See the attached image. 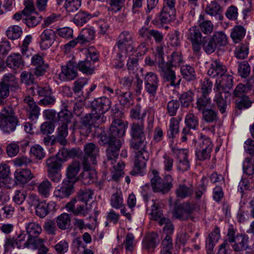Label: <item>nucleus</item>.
<instances>
[{
  "mask_svg": "<svg viewBox=\"0 0 254 254\" xmlns=\"http://www.w3.org/2000/svg\"><path fill=\"white\" fill-rule=\"evenodd\" d=\"M127 124L120 119H114L107 133L101 127L96 130L97 136L99 138V143L101 145H108L106 150L107 159L104 164L106 167L112 170V180L117 181L123 174L124 163L121 161L117 163L119 152L123 140L119 138L125 134Z\"/></svg>",
  "mask_w": 254,
  "mask_h": 254,
  "instance_id": "f257e3e1",
  "label": "nucleus"
},
{
  "mask_svg": "<svg viewBox=\"0 0 254 254\" xmlns=\"http://www.w3.org/2000/svg\"><path fill=\"white\" fill-rule=\"evenodd\" d=\"M129 134L130 147L135 150L140 149L135 153L133 169L130 172L131 175L136 176L142 173L149 158V153L146 150L144 123L134 122L131 124Z\"/></svg>",
  "mask_w": 254,
  "mask_h": 254,
  "instance_id": "f03ea898",
  "label": "nucleus"
},
{
  "mask_svg": "<svg viewBox=\"0 0 254 254\" xmlns=\"http://www.w3.org/2000/svg\"><path fill=\"white\" fill-rule=\"evenodd\" d=\"M17 123L13 108L10 106L3 107L0 112V128L3 132L10 133L15 130Z\"/></svg>",
  "mask_w": 254,
  "mask_h": 254,
  "instance_id": "7ed1b4c3",
  "label": "nucleus"
},
{
  "mask_svg": "<svg viewBox=\"0 0 254 254\" xmlns=\"http://www.w3.org/2000/svg\"><path fill=\"white\" fill-rule=\"evenodd\" d=\"M48 177L54 183H58L62 180L61 169L63 163L55 156H51L46 160Z\"/></svg>",
  "mask_w": 254,
  "mask_h": 254,
  "instance_id": "20e7f679",
  "label": "nucleus"
},
{
  "mask_svg": "<svg viewBox=\"0 0 254 254\" xmlns=\"http://www.w3.org/2000/svg\"><path fill=\"white\" fill-rule=\"evenodd\" d=\"M173 179L169 174L165 175L163 178L155 177L150 180L151 186L154 192L166 194L169 192L173 187Z\"/></svg>",
  "mask_w": 254,
  "mask_h": 254,
  "instance_id": "39448f33",
  "label": "nucleus"
},
{
  "mask_svg": "<svg viewBox=\"0 0 254 254\" xmlns=\"http://www.w3.org/2000/svg\"><path fill=\"white\" fill-rule=\"evenodd\" d=\"M234 229L228 230L227 237L228 241L232 245V248L235 252H238L244 251L248 248L249 237L246 235L235 234Z\"/></svg>",
  "mask_w": 254,
  "mask_h": 254,
  "instance_id": "423d86ee",
  "label": "nucleus"
},
{
  "mask_svg": "<svg viewBox=\"0 0 254 254\" xmlns=\"http://www.w3.org/2000/svg\"><path fill=\"white\" fill-rule=\"evenodd\" d=\"M110 100L105 97H102L95 99L92 103V111L90 116L94 118V120L99 121L104 114L111 108Z\"/></svg>",
  "mask_w": 254,
  "mask_h": 254,
  "instance_id": "0eeeda50",
  "label": "nucleus"
},
{
  "mask_svg": "<svg viewBox=\"0 0 254 254\" xmlns=\"http://www.w3.org/2000/svg\"><path fill=\"white\" fill-rule=\"evenodd\" d=\"M158 66V72L163 82L167 83V86H176L180 84L181 79L179 80L178 83H176V73L172 69V67L168 64H159Z\"/></svg>",
  "mask_w": 254,
  "mask_h": 254,
  "instance_id": "6e6552de",
  "label": "nucleus"
},
{
  "mask_svg": "<svg viewBox=\"0 0 254 254\" xmlns=\"http://www.w3.org/2000/svg\"><path fill=\"white\" fill-rule=\"evenodd\" d=\"M176 19V9L163 7L161 11L152 20V23L158 27L168 24Z\"/></svg>",
  "mask_w": 254,
  "mask_h": 254,
  "instance_id": "1a4fd4ad",
  "label": "nucleus"
},
{
  "mask_svg": "<svg viewBox=\"0 0 254 254\" xmlns=\"http://www.w3.org/2000/svg\"><path fill=\"white\" fill-rule=\"evenodd\" d=\"M176 19V9L163 7L161 11L152 20V23L158 27L168 24Z\"/></svg>",
  "mask_w": 254,
  "mask_h": 254,
  "instance_id": "9d476101",
  "label": "nucleus"
},
{
  "mask_svg": "<svg viewBox=\"0 0 254 254\" xmlns=\"http://www.w3.org/2000/svg\"><path fill=\"white\" fill-rule=\"evenodd\" d=\"M133 41V34L131 32L125 30L119 35L114 48H117L119 58L122 54H126L127 47Z\"/></svg>",
  "mask_w": 254,
  "mask_h": 254,
  "instance_id": "9b49d317",
  "label": "nucleus"
},
{
  "mask_svg": "<svg viewBox=\"0 0 254 254\" xmlns=\"http://www.w3.org/2000/svg\"><path fill=\"white\" fill-rule=\"evenodd\" d=\"M77 70V63L73 59L70 60L62 66L60 79L64 81L73 80L78 76Z\"/></svg>",
  "mask_w": 254,
  "mask_h": 254,
  "instance_id": "f8f14e48",
  "label": "nucleus"
},
{
  "mask_svg": "<svg viewBox=\"0 0 254 254\" xmlns=\"http://www.w3.org/2000/svg\"><path fill=\"white\" fill-rule=\"evenodd\" d=\"M145 90L152 97H155L159 85V79L156 73L153 72H147L144 77Z\"/></svg>",
  "mask_w": 254,
  "mask_h": 254,
  "instance_id": "ddd939ff",
  "label": "nucleus"
},
{
  "mask_svg": "<svg viewBox=\"0 0 254 254\" xmlns=\"http://www.w3.org/2000/svg\"><path fill=\"white\" fill-rule=\"evenodd\" d=\"M187 39L190 42L193 52L198 53L201 50L202 34L197 26L190 27L187 33Z\"/></svg>",
  "mask_w": 254,
  "mask_h": 254,
  "instance_id": "4468645a",
  "label": "nucleus"
},
{
  "mask_svg": "<svg viewBox=\"0 0 254 254\" xmlns=\"http://www.w3.org/2000/svg\"><path fill=\"white\" fill-rule=\"evenodd\" d=\"M25 228L28 237L35 245V244L38 245L42 243V240L43 239L39 238V236L41 233L42 229L38 223L35 222L26 223Z\"/></svg>",
  "mask_w": 254,
  "mask_h": 254,
  "instance_id": "2eb2a0df",
  "label": "nucleus"
},
{
  "mask_svg": "<svg viewBox=\"0 0 254 254\" xmlns=\"http://www.w3.org/2000/svg\"><path fill=\"white\" fill-rule=\"evenodd\" d=\"M99 148L94 143L90 142L84 146V156L82 163L96 164V159L99 156Z\"/></svg>",
  "mask_w": 254,
  "mask_h": 254,
  "instance_id": "dca6fc26",
  "label": "nucleus"
},
{
  "mask_svg": "<svg viewBox=\"0 0 254 254\" xmlns=\"http://www.w3.org/2000/svg\"><path fill=\"white\" fill-rule=\"evenodd\" d=\"M56 34L51 29H46L40 34L38 38V43L42 50L50 48L56 40Z\"/></svg>",
  "mask_w": 254,
  "mask_h": 254,
  "instance_id": "f3484780",
  "label": "nucleus"
},
{
  "mask_svg": "<svg viewBox=\"0 0 254 254\" xmlns=\"http://www.w3.org/2000/svg\"><path fill=\"white\" fill-rule=\"evenodd\" d=\"M233 85V78L232 75L224 73L216 80L213 88L214 92L218 90L229 92Z\"/></svg>",
  "mask_w": 254,
  "mask_h": 254,
  "instance_id": "a211bd4d",
  "label": "nucleus"
},
{
  "mask_svg": "<svg viewBox=\"0 0 254 254\" xmlns=\"http://www.w3.org/2000/svg\"><path fill=\"white\" fill-rule=\"evenodd\" d=\"M73 183L71 180H64L61 186H58L54 191L56 197L64 198L68 197L73 192Z\"/></svg>",
  "mask_w": 254,
  "mask_h": 254,
  "instance_id": "6ab92c4d",
  "label": "nucleus"
},
{
  "mask_svg": "<svg viewBox=\"0 0 254 254\" xmlns=\"http://www.w3.org/2000/svg\"><path fill=\"white\" fill-rule=\"evenodd\" d=\"M215 92L216 93L213 101L220 113L224 114L226 112L227 106L230 103V94L229 92H224L219 90Z\"/></svg>",
  "mask_w": 254,
  "mask_h": 254,
  "instance_id": "aec40b11",
  "label": "nucleus"
},
{
  "mask_svg": "<svg viewBox=\"0 0 254 254\" xmlns=\"http://www.w3.org/2000/svg\"><path fill=\"white\" fill-rule=\"evenodd\" d=\"M16 183L20 185H25L35 177L33 172L29 169H18L14 173Z\"/></svg>",
  "mask_w": 254,
  "mask_h": 254,
  "instance_id": "412c9836",
  "label": "nucleus"
},
{
  "mask_svg": "<svg viewBox=\"0 0 254 254\" xmlns=\"http://www.w3.org/2000/svg\"><path fill=\"white\" fill-rule=\"evenodd\" d=\"M83 171L80 175L79 178L81 183L84 185H88L94 182L96 178V172L93 169L91 164L82 163Z\"/></svg>",
  "mask_w": 254,
  "mask_h": 254,
  "instance_id": "4be33fe9",
  "label": "nucleus"
},
{
  "mask_svg": "<svg viewBox=\"0 0 254 254\" xmlns=\"http://www.w3.org/2000/svg\"><path fill=\"white\" fill-rule=\"evenodd\" d=\"M94 118L88 114L81 119L80 125L77 127L78 132L81 135L87 136L90 132L91 126L98 121L94 120Z\"/></svg>",
  "mask_w": 254,
  "mask_h": 254,
  "instance_id": "5701e85b",
  "label": "nucleus"
},
{
  "mask_svg": "<svg viewBox=\"0 0 254 254\" xmlns=\"http://www.w3.org/2000/svg\"><path fill=\"white\" fill-rule=\"evenodd\" d=\"M24 102L28 107L29 119L32 121H36L40 115V108L34 101L33 98L29 96L25 97Z\"/></svg>",
  "mask_w": 254,
  "mask_h": 254,
  "instance_id": "b1692460",
  "label": "nucleus"
},
{
  "mask_svg": "<svg viewBox=\"0 0 254 254\" xmlns=\"http://www.w3.org/2000/svg\"><path fill=\"white\" fill-rule=\"evenodd\" d=\"M227 71L226 67L219 61H213L210 64V67L207 70V74L211 77H221Z\"/></svg>",
  "mask_w": 254,
  "mask_h": 254,
  "instance_id": "393cba45",
  "label": "nucleus"
},
{
  "mask_svg": "<svg viewBox=\"0 0 254 254\" xmlns=\"http://www.w3.org/2000/svg\"><path fill=\"white\" fill-rule=\"evenodd\" d=\"M56 206V203L54 201L48 203L45 201H41L35 207L36 214L40 218H44L50 211L55 210Z\"/></svg>",
  "mask_w": 254,
  "mask_h": 254,
  "instance_id": "a878e982",
  "label": "nucleus"
},
{
  "mask_svg": "<svg viewBox=\"0 0 254 254\" xmlns=\"http://www.w3.org/2000/svg\"><path fill=\"white\" fill-rule=\"evenodd\" d=\"M194 193V188L192 185L180 184L175 190L177 198L185 199L191 197Z\"/></svg>",
  "mask_w": 254,
  "mask_h": 254,
  "instance_id": "bb28decb",
  "label": "nucleus"
},
{
  "mask_svg": "<svg viewBox=\"0 0 254 254\" xmlns=\"http://www.w3.org/2000/svg\"><path fill=\"white\" fill-rule=\"evenodd\" d=\"M26 234L24 233V231L20 232V233L15 237L16 248L18 249H29L31 248H35V245L28 237L26 240Z\"/></svg>",
  "mask_w": 254,
  "mask_h": 254,
  "instance_id": "cd10ccee",
  "label": "nucleus"
},
{
  "mask_svg": "<svg viewBox=\"0 0 254 254\" xmlns=\"http://www.w3.org/2000/svg\"><path fill=\"white\" fill-rule=\"evenodd\" d=\"M95 33V30L92 28H85L83 29L77 36L79 43L85 44L90 43L94 39Z\"/></svg>",
  "mask_w": 254,
  "mask_h": 254,
  "instance_id": "c85d7f7f",
  "label": "nucleus"
},
{
  "mask_svg": "<svg viewBox=\"0 0 254 254\" xmlns=\"http://www.w3.org/2000/svg\"><path fill=\"white\" fill-rule=\"evenodd\" d=\"M198 24L201 31L204 34L209 35L213 30L214 26L212 22L210 20H205L204 14L199 15Z\"/></svg>",
  "mask_w": 254,
  "mask_h": 254,
  "instance_id": "c756f323",
  "label": "nucleus"
},
{
  "mask_svg": "<svg viewBox=\"0 0 254 254\" xmlns=\"http://www.w3.org/2000/svg\"><path fill=\"white\" fill-rule=\"evenodd\" d=\"M6 65L11 68L16 69L23 66L24 62L19 54H12L6 59Z\"/></svg>",
  "mask_w": 254,
  "mask_h": 254,
  "instance_id": "7c9ffc66",
  "label": "nucleus"
},
{
  "mask_svg": "<svg viewBox=\"0 0 254 254\" xmlns=\"http://www.w3.org/2000/svg\"><path fill=\"white\" fill-rule=\"evenodd\" d=\"M185 124L192 130L197 129L199 126L198 116L191 111L189 112L185 116Z\"/></svg>",
  "mask_w": 254,
  "mask_h": 254,
  "instance_id": "2f4dec72",
  "label": "nucleus"
},
{
  "mask_svg": "<svg viewBox=\"0 0 254 254\" xmlns=\"http://www.w3.org/2000/svg\"><path fill=\"white\" fill-rule=\"evenodd\" d=\"M77 155V151L74 149L68 150L63 147L59 150L58 153L55 156L63 163L66 161L69 158H74Z\"/></svg>",
  "mask_w": 254,
  "mask_h": 254,
  "instance_id": "473e14b6",
  "label": "nucleus"
},
{
  "mask_svg": "<svg viewBox=\"0 0 254 254\" xmlns=\"http://www.w3.org/2000/svg\"><path fill=\"white\" fill-rule=\"evenodd\" d=\"M213 147L195 148V156L197 160L203 161L209 160Z\"/></svg>",
  "mask_w": 254,
  "mask_h": 254,
  "instance_id": "72a5a7b5",
  "label": "nucleus"
},
{
  "mask_svg": "<svg viewBox=\"0 0 254 254\" xmlns=\"http://www.w3.org/2000/svg\"><path fill=\"white\" fill-rule=\"evenodd\" d=\"M110 201V205L116 209H119L125 205L123 194L120 190H117L113 193Z\"/></svg>",
  "mask_w": 254,
  "mask_h": 254,
  "instance_id": "f704fd0d",
  "label": "nucleus"
},
{
  "mask_svg": "<svg viewBox=\"0 0 254 254\" xmlns=\"http://www.w3.org/2000/svg\"><path fill=\"white\" fill-rule=\"evenodd\" d=\"M92 15L90 13L80 10L76 14L73 18V22L77 25L81 26L87 23L91 18Z\"/></svg>",
  "mask_w": 254,
  "mask_h": 254,
  "instance_id": "c9c22d12",
  "label": "nucleus"
},
{
  "mask_svg": "<svg viewBox=\"0 0 254 254\" xmlns=\"http://www.w3.org/2000/svg\"><path fill=\"white\" fill-rule=\"evenodd\" d=\"M195 147H213L211 139L202 132L198 133V136L195 140Z\"/></svg>",
  "mask_w": 254,
  "mask_h": 254,
  "instance_id": "e433bc0d",
  "label": "nucleus"
},
{
  "mask_svg": "<svg viewBox=\"0 0 254 254\" xmlns=\"http://www.w3.org/2000/svg\"><path fill=\"white\" fill-rule=\"evenodd\" d=\"M68 135L67 124L62 123L57 128V140L61 145H64L67 143L66 137Z\"/></svg>",
  "mask_w": 254,
  "mask_h": 254,
  "instance_id": "4c0bfd02",
  "label": "nucleus"
},
{
  "mask_svg": "<svg viewBox=\"0 0 254 254\" xmlns=\"http://www.w3.org/2000/svg\"><path fill=\"white\" fill-rule=\"evenodd\" d=\"M202 119L207 123H216L219 120L217 111L212 109H206L202 112Z\"/></svg>",
  "mask_w": 254,
  "mask_h": 254,
  "instance_id": "58836bf2",
  "label": "nucleus"
},
{
  "mask_svg": "<svg viewBox=\"0 0 254 254\" xmlns=\"http://www.w3.org/2000/svg\"><path fill=\"white\" fill-rule=\"evenodd\" d=\"M184 60L182 53L179 51L173 52L168 57L167 62L168 65L171 67H178L183 63Z\"/></svg>",
  "mask_w": 254,
  "mask_h": 254,
  "instance_id": "ea45409f",
  "label": "nucleus"
},
{
  "mask_svg": "<svg viewBox=\"0 0 254 254\" xmlns=\"http://www.w3.org/2000/svg\"><path fill=\"white\" fill-rule=\"evenodd\" d=\"M201 46L204 52L207 55L213 53L218 48L211 37L204 38L201 42Z\"/></svg>",
  "mask_w": 254,
  "mask_h": 254,
  "instance_id": "a19ab883",
  "label": "nucleus"
},
{
  "mask_svg": "<svg viewBox=\"0 0 254 254\" xmlns=\"http://www.w3.org/2000/svg\"><path fill=\"white\" fill-rule=\"evenodd\" d=\"M52 189V185L48 179L44 180L37 186L39 193L45 198L49 197Z\"/></svg>",
  "mask_w": 254,
  "mask_h": 254,
  "instance_id": "79ce46f5",
  "label": "nucleus"
},
{
  "mask_svg": "<svg viewBox=\"0 0 254 254\" xmlns=\"http://www.w3.org/2000/svg\"><path fill=\"white\" fill-rule=\"evenodd\" d=\"M182 118L179 120L176 118H172L170 120L169 128L167 132V136L170 138H174L179 131V122Z\"/></svg>",
  "mask_w": 254,
  "mask_h": 254,
  "instance_id": "37998d69",
  "label": "nucleus"
},
{
  "mask_svg": "<svg viewBox=\"0 0 254 254\" xmlns=\"http://www.w3.org/2000/svg\"><path fill=\"white\" fill-rule=\"evenodd\" d=\"M79 168L80 164L78 162H73L69 165L66 169V180H71L74 184Z\"/></svg>",
  "mask_w": 254,
  "mask_h": 254,
  "instance_id": "c03bdc74",
  "label": "nucleus"
},
{
  "mask_svg": "<svg viewBox=\"0 0 254 254\" xmlns=\"http://www.w3.org/2000/svg\"><path fill=\"white\" fill-rule=\"evenodd\" d=\"M141 106L139 104L136 105L130 111V117L131 119L137 120V122L142 121L146 115V110H144L141 113Z\"/></svg>",
  "mask_w": 254,
  "mask_h": 254,
  "instance_id": "a18cd8bd",
  "label": "nucleus"
},
{
  "mask_svg": "<svg viewBox=\"0 0 254 254\" xmlns=\"http://www.w3.org/2000/svg\"><path fill=\"white\" fill-rule=\"evenodd\" d=\"M211 99L208 95H203L198 97L196 101V106L195 108L199 112H202L203 110L207 109L206 108L211 104Z\"/></svg>",
  "mask_w": 254,
  "mask_h": 254,
  "instance_id": "49530a36",
  "label": "nucleus"
},
{
  "mask_svg": "<svg viewBox=\"0 0 254 254\" xmlns=\"http://www.w3.org/2000/svg\"><path fill=\"white\" fill-rule=\"evenodd\" d=\"M115 95L119 100L120 102L123 105H129L132 100V93L130 91L123 92L120 89L115 90Z\"/></svg>",
  "mask_w": 254,
  "mask_h": 254,
  "instance_id": "de8ad7c7",
  "label": "nucleus"
},
{
  "mask_svg": "<svg viewBox=\"0 0 254 254\" xmlns=\"http://www.w3.org/2000/svg\"><path fill=\"white\" fill-rule=\"evenodd\" d=\"M211 37L217 47H224L228 43V37L223 31H217Z\"/></svg>",
  "mask_w": 254,
  "mask_h": 254,
  "instance_id": "09e8293b",
  "label": "nucleus"
},
{
  "mask_svg": "<svg viewBox=\"0 0 254 254\" xmlns=\"http://www.w3.org/2000/svg\"><path fill=\"white\" fill-rule=\"evenodd\" d=\"M246 30L243 26H235L231 33V37L235 43H239L245 37Z\"/></svg>",
  "mask_w": 254,
  "mask_h": 254,
  "instance_id": "8fccbe9b",
  "label": "nucleus"
},
{
  "mask_svg": "<svg viewBox=\"0 0 254 254\" xmlns=\"http://www.w3.org/2000/svg\"><path fill=\"white\" fill-rule=\"evenodd\" d=\"M181 72L183 77L187 81H192L196 78V75L193 67L186 64L181 68Z\"/></svg>",
  "mask_w": 254,
  "mask_h": 254,
  "instance_id": "3c124183",
  "label": "nucleus"
},
{
  "mask_svg": "<svg viewBox=\"0 0 254 254\" xmlns=\"http://www.w3.org/2000/svg\"><path fill=\"white\" fill-rule=\"evenodd\" d=\"M77 64V69L82 73L89 75L93 73L95 68L92 66L91 62L86 59L80 61Z\"/></svg>",
  "mask_w": 254,
  "mask_h": 254,
  "instance_id": "603ef678",
  "label": "nucleus"
},
{
  "mask_svg": "<svg viewBox=\"0 0 254 254\" xmlns=\"http://www.w3.org/2000/svg\"><path fill=\"white\" fill-rule=\"evenodd\" d=\"M93 194L94 192L92 190L84 188L80 190L76 198L79 202H82L88 203V201L92 199Z\"/></svg>",
  "mask_w": 254,
  "mask_h": 254,
  "instance_id": "864d4df0",
  "label": "nucleus"
},
{
  "mask_svg": "<svg viewBox=\"0 0 254 254\" xmlns=\"http://www.w3.org/2000/svg\"><path fill=\"white\" fill-rule=\"evenodd\" d=\"M194 94L190 91H188L181 94L179 97V99L181 102L183 107L188 108L192 103L193 100Z\"/></svg>",
  "mask_w": 254,
  "mask_h": 254,
  "instance_id": "5fc2aeb1",
  "label": "nucleus"
},
{
  "mask_svg": "<svg viewBox=\"0 0 254 254\" xmlns=\"http://www.w3.org/2000/svg\"><path fill=\"white\" fill-rule=\"evenodd\" d=\"M249 44L247 42L237 46L235 50V56L240 59H244L249 54Z\"/></svg>",
  "mask_w": 254,
  "mask_h": 254,
  "instance_id": "6e6d98bb",
  "label": "nucleus"
},
{
  "mask_svg": "<svg viewBox=\"0 0 254 254\" xmlns=\"http://www.w3.org/2000/svg\"><path fill=\"white\" fill-rule=\"evenodd\" d=\"M91 209V206H88L86 202H78L76 205V210L74 212V214L84 217L90 212Z\"/></svg>",
  "mask_w": 254,
  "mask_h": 254,
  "instance_id": "4d7b16f0",
  "label": "nucleus"
},
{
  "mask_svg": "<svg viewBox=\"0 0 254 254\" xmlns=\"http://www.w3.org/2000/svg\"><path fill=\"white\" fill-rule=\"evenodd\" d=\"M70 223V217L67 213H63L57 217V226L61 229H66L69 226Z\"/></svg>",
  "mask_w": 254,
  "mask_h": 254,
  "instance_id": "13d9d810",
  "label": "nucleus"
},
{
  "mask_svg": "<svg viewBox=\"0 0 254 254\" xmlns=\"http://www.w3.org/2000/svg\"><path fill=\"white\" fill-rule=\"evenodd\" d=\"M6 33L8 39L11 40L17 39L22 35V30L21 27L17 25H13L8 28Z\"/></svg>",
  "mask_w": 254,
  "mask_h": 254,
  "instance_id": "bf43d9fd",
  "label": "nucleus"
},
{
  "mask_svg": "<svg viewBox=\"0 0 254 254\" xmlns=\"http://www.w3.org/2000/svg\"><path fill=\"white\" fill-rule=\"evenodd\" d=\"M42 16L37 12L34 15L29 14L23 19L24 23L29 27H34L37 25L41 21Z\"/></svg>",
  "mask_w": 254,
  "mask_h": 254,
  "instance_id": "052dcab7",
  "label": "nucleus"
},
{
  "mask_svg": "<svg viewBox=\"0 0 254 254\" xmlns=\"http://www.w3.org/2000/svg\"><path fill=\"white\" fill-rule=\"evenodd\" d=\"M157 237V235L155 233L148 235L143 241L144 248L148 251L154 249L157 246L156 239Z\"/></svg>",
  "mask_w": 254,
  "mask_h": 254,
  "instance_id": "680f3d73",
  "label": "nucleus"
},
{
  "mask_svg": "<svg viewBox=\"0 0 254 254\" xmlns=\"http://www.w3.org/2000/svg\"><path fill=\"white\" fill-rule=\"evenodd\" d=\"M181 33L178 30L170 32L168 34L169 44L173 47H178L180 45Z\"/></svg>",
  "mask_w": 254,
  "mask_h": 254,
  "instance_id": "e2e57ef3",
  "label": "nucleus"
},
{
  "mask_svg": "<svg viewBox=\"0 0 254 254\" xmlns=\"http://www.w3.org/2000/svg\"><path fill=\"white\" fill-rule=\"evenodd\" d=\"M222 11L220 5L216 1H212L208 4L206 8L205 11L211 16H215L219 14Z\"/></svg>",
  "mask_w": 254,
  "mask_h": 254,
  "instance_id": "0e129e2a",
  "label": "nucleus"
},
{
  "mask_svg": "<svg viewBox=\"0 0 254 254\" xmlns=\"http://www.w3.org/2000/svg\"><path fill=\"white\" fill-rule=\"evenodd\" d=\"M201 94L208 95L212 91L213 82L208 78H205L200 81Z\"/></svg>",
  "mask_w": 254,
  "mask_h": 254,
  "instance_id": "69168bd1",
  "label": "nucleus"
},
{
  "mask_svg": "<svg viewBox=\"0 0 254 254\" xmlns=\"http://www.w3.org/2000/svg\"><path fill=\"white\" fill-rule=\"evenodd\" d=\"M16 248L15 237L6 236L3 243V251L4 253L11 252Z\"/></svg>",
  "mask_w": 254,
  "mask_h": 254,
  "instance_id": "338daca9",
  "label": "nucleus"
},
{
  "mask_svg": "<svg viewBox=\"0 0 254 254\" xmlns=\"http://www.w3.org/2000/svg\"><path fill=\"white\" fill-rule=\"evenodd\" d=\"M34 74L28 71H23L20 74V79L22 83L26 85H31L34 83L35 81Z\"/></svg>",
  "mask_w": 254,
  "mask_h": 254,
  "instance_id": "774afa93",
  "label": "nucleus"
}]
</instances>
